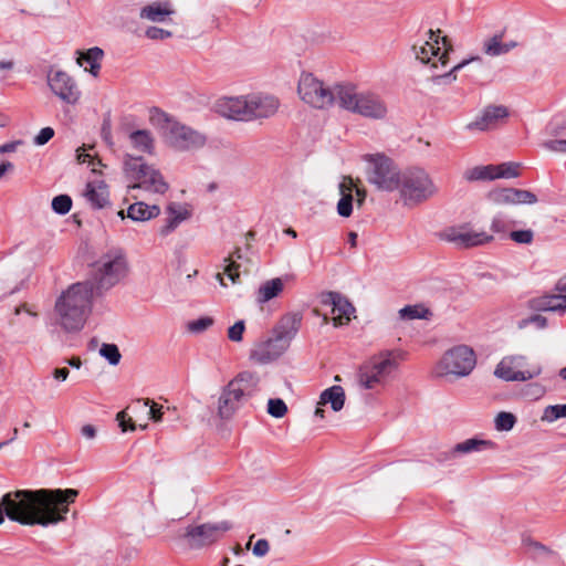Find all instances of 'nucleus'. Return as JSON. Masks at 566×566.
I'll use <instances>...</instances> for the list:
<instances>
[{"mask_svg":"<svg viewBox=\"0 0 566 566\" xmlns=\"http://www.w3.org/2000/svg\"><path fill=\"white\" fill-rule=\"evenodd\" d=\"M78 496L75 489L17 490L0 500V525L4 516L22 525L46 527L66 520L70 504Z\"/></svg>","mask_w":566,"mask_h":566,"instance_id":"1","label":"nucleus"},{"mask_svg":"<svg viewBox=\"0 0 566 566\" xmlns=\"http://www.w3.org/2000/svg\"><path fill=\"white\" fill-rule=\"evenodd\" d=\"M93 297L92 282H77L69 286L54 305L59 325L69 333L81 331L91 313Z\"/></svg>","mask_w":566,"mask_h":566,"instance_id":"2","label":"nucleus"},{"mask_svg":"<svg viewBox=\"0 0 566 566\" xmlns=\"http://www.w3.org/2000/svg\"><path fill=\"white\" fill-rule=\"evenodd\" d=\"M216 112L228 119L253 122L274 116L280 108L277 97L263 93L221 97L216 102Z\"/></svg>","mask_w":566,"mask_h":566,"instance_id":"3","label":"nucleus"},{"mask_svg":"<svg viewBox=\"0 0 566 566\" xmlns=\"http://www.w3.org/2000/svg\"><path fill=\"white\" fill-rule=\"evenodd\" d=\"M149 120L160 132L164 140L176 150H196L207 143L205 134L181 124L157 107L150 109Z\"/></svg>","mask_w":566,"mask_h":566,"instance_id":"4","label":"nucleus"},{"mask_svg":"<svg viewBox=\"0 0 566 566\" xmlns=\"http://www.w3.org/2000/svg\"><path fill=\"white\" fill-rule=\"evenodd\" d=\"M338 105L348 112L371 119H384L388 113L387 104L379 95L371 92H357L356 87L349 84L338 88Z\"/></svg>","mask_w":566,"mask_h":566,"instance_id":"5","label":"nucleus"},{"mask_svg":"<svg viewBox=\"0 0 566 566\" xmlns=\"http://www.w3.org/2000/svg\"><path fill=\"white\" fill-rule=\"evenodd\" d=\"M396 190L399 191V197L403 206L407 207L418 206L438 192L430 175L421 168H412L401 172Z\"/></svg>","mask_w":566,"mask_h":566,"instance_id":"6","label":"nucleus"},{"mask_svg":"<svg viewBox=\"0 0 566 566\" xmlns=\"http://www.w3.org/2000/svg\"><path fill=\"white\" fill-rule=\"evenodd\" d=\"M124 171L127 178L136 181L128 186L130 190L144 189L164 195L169 188L161 172L154 166L147 165L139 156L126 154L124 157Z\"/></svg>","mask_w":566,"mask_h":566,"instance_id":"7","label":"nucleus"},{"mask_svg":"<svg viewBox=\"0 0 566 566\" xmlns=\"http://www.w3.org/2000/svg\"><path fill=\"white\" fill-rule=\"evenodd\" d=\"M397 361L390 352L370 357L358 369L357 381L364 389L384 387L397 369Z\"/></svg>","mask_w":566,"mask_h":566,"instance_id":"8","label":"nucleus"},{"mask_svg":"<svg viewBox=\"0 0 566 566\" xmlns=\"http://www.w3.org/2000/svg\"><path fill=\"white\" fill-rule=\"evenodd\" d=\"M127 273V262L120 250H111L94 264V291H107L116 285Z\"/></svg>","mask_w":566,"mask_h":566,"instance_id":"9","label":"nucleus"},{"mask_svg":"<svg viewBox=\"0 0 566 566\" xmlns=\"http://www.w3.org/2000/svg\"><path fill=\"white\" fill-rule=\"evenodd\" d=\"M346 84H337L334 87L327 86L311 73H303L297 85V93L301 99L312 107L324 109L338 103V88Z\"/></svg>","mask_w":566,"mask_h":566,"instance_id":"10","label":"nucleus"},{"mask_svg":"<svg viewBox=\"0 0 566 566\" xmlns=\"http://www.w3.org/2000/svg\"><path fill=\"white\" fill-rule=\"evenodd\" d=\"M363 159L367 164L366 176L369 184L381 191L397 189L401 172L389 157L384 154H367Z\"/></svg>","mask_w":566,"mask_h":566,"instance_id":"11","label":"nucleus"},{"mask_svg":"<svg viewBox=\"0 0 566 566\" xmlns=\"http://www.w3.org/2000/svg\"><path fill=\"white\" fill-rule=\"evenodd\" d=\"M441 31L429 30L428 40L416 43L412 52L418 61L423 64H431L432 69L446 67L449 63V52L452 51L451 41L448 36H440Z\"/></svg>","mask_w":566,"mask_h":566,"instance_id":"12","label":"nucleus"},{"mask_svg":"<svg viewBox=\"0 0 566 566\" xmlns=\"http://www.w3.org/2000/svg\"><path fill=\"white\" fill-rule=\"evenodd\" d=\"M475 364L476 357L473 349L459 345L444 353L437 364L436 373L440 377H465L474 369Z\"/></svg>","mask_w":566,"mask_h":566,"instance_id":"13","label":"nucleus"},{"mask_svg":"<svg viewBox=\"0 0 566 566\" xmlns=\"http://www.w3.org/2000/svg\"><path fill=\"white\" fill-rule=\"evenodd\" d=\"M440 238L463 249L484 245L494 239L493 234L484 230H475L469 224L449 227L440 233Z\"/></svg>","mask_w":566,"mask_h":566,"instance_id":"14","label":"nucleus"},{"mask_svg":"<svg viewBox=\"0 0 566 566\" xmlns=\"http://www.w3.org/2000/svg\"><path fill=\"white\" fill-rule=\"evenodd\" d=\"M524 356L504 357L495 367L494 375L505 381H525L541 374L539 366H533L531 369L522 370L525 366Z\"/></svg>","mask_w":566,"mask_h":566,"instance_id":"15","label":"nucleus"},{"mask_svg":"<svg viewBox=\"0 0 566 566\" xmlns=\"http://www.w3.org/2000/svg\"><path fill=\"white\" fill-rule=\"evenodd\" d=\"M231 528L232 524L228 521L205 523L187 527L185 536L191 546L202 547L218 542Z\"/></svg>","mask_w":566,"mask_h":566,"instance_id":"16","label":"nucleus"},{"mask_svg":"<svg viewBox=\"0 0 566 566\" xmlns=\"http://www.w3.org/2000/svg\"><path fill=\"white\" fill-rule=\"evenodd\" d=\"M48 84L53 94L67 104H76L81 98L78 85L72 76L63 71L50 72Z\"/></svg>","mask_w":566,"mask_h":566,"instance_id":"17","label":"nucleus"},{"mask_svg":"<svg viewBox=\"0 0 566 566\" xmlns=\"http://www.w3.org/2000/svg\"><path fill=\"white\" fill-rule=\"evenodd\" d=\"M488 199L496 206L534 205L538 201L535 193L517 188H496L488 193Z\"/></svg>","mask_w":566,"mask_h":566,"instance_id":"18","label":"nucleus"},{"mask_svg":"<svg viewBox=\"0 0 566 566\" xmlns=\"http://www.w3.org/2000/svg\"><path fill=\"white\" fill-rule=\"evenodd\" d=\"M138 409L146 410L151 420L158 422L163 418V406L154 402L150 399H137L130 406H128L125 410L119 411L117 413V420L119 421V426L123 431H134L136 429V424L133 421V418L129 416L126 419L127 412L135 413Z\"/></svg>","mask_w":566,"mask_h":566,"instance_id":"19","label":"nucleus"},{"mask_svg":"<svg viewBox=\"0 0 566 566\" xmlns=\"http://www.w3.org/2000/svg\"><path fill=\"white\" fill-rule=\"evenodd\" d=\"M259 385L260 377L255 373L242 371L229 381L224 388L243 403L259 391Z\"/></svg>","mask_w":566,"mask_h":566,"instance_id":"20","label":"nucleus"},{"mask_svg":"<svg viewBox=\"0 0 566 566\" xmlns=\"http://www.w3.org/2000/svg\"><path fill=\"white\" fill-rule=\"evenodd\" d=\"M287 348L289 345L273 334L272 337L260 340L254 345L250 358L259 364H268L279 358Z\"/></svg>","mask_w":566,"mask_h":566,"instance_id":"21","label":"nucleus"},{"mask_svg":"<svg viewBox=\"0 0 566 566\" xmlns=\"http://www.w3.org/2000/svg\"><path fill=\"white\" fill-rule=\"evenodd\" d=\"M321 303L331 307L335 326L347 324L355 312L354 306L348 302V300L336 292H327L323 294Z\"/></svg>","mask_w":566,"mask_h":566,"instance_id":"22","label":"nucleus"},{"mask_svg":"<svg viewBox=\"0 0 566 566\" xmlns=\"http://www.w3.org/2000/svg\"><path fill=\"white\" fill-rule=\"evenodd\" d=\"M509 117V109L503 105H489L486 106L480 116L473 122L468 124L470 130H491L496 128Z\"/></svg>","mask_w":566,"mask_h":566,"instance_id":"23","label":"nucleus"},{"mask_svg":"<svg viewBox=\"0 0 566 566\" xmlns=\"http://www.w3.org/2000/svg\"><path fill=\"white\" fill-rule=\"evenodd\" d=\"M302 319L303 315L300 312L286 313L280 318L273 328V334L290 346L291 340L300 331Z\"/></svg>","mask_w":566,"mask_h":566,"instance_id":"24","label":"nucleus"},{"mask_svg":"<svg viewBox=\"0 0 566 566\" xmlns=\"http://www.w3.org/2000/svg\"><path fill=\"white\" fill-rule=\"evenodd\" d=\"M176 10L169 1H154L142 8L139 18L151 22H165Z\"/></svg>","mask_w":566,"mask_h":566,"instance_id":"25","label":"nucleus"},{"mask_svg":"<svg viewBox=\"0 0 566 566\" xmlns=\"http://www.w3.org/2000/svg\"><path fill=\"white\" fill-rule=\"evenodd\" d=\"M356 187V182L349 176L343 177L339 184V195L340 199L337 202V213L343 218H348L353 213V202H354V188Z\"/></svg>","mask_w":566,"mask_h":566,"instance_id":"26","label":"nucleus"},{"mask_svg":"<svg viewBox=\"0 0 566 566\" xmlns=\"http://www.w3.org/2000/svg\"><path fill=\"white\" fill-rule=\"evenodd\" d=\"M84 196L90 201L92 207L96 209L105 208L109 203V192L107 186L103 181L97 184L88 182L86 185Z\"/></svg>","mask_w":566,"mask_h":566,"instance_id":"27","label":"nucleus"},{"mask_svg":"<svg viewBox=\"0 0 566 566\" xmlns=\"http://www.w3.org/2000/svg\"><path fill=\"white\" fill-rule=\"evenodd\" d=\"M129 144L133 149L140 154H153L155 140L149 130L138 129L128 135Z\"/></svg>","mask_w":566,"mask_h":566,"instance_id":"28","label":"nucleus"},{"mask_svg":"<svg viewBox=\"0 0 566 566\" xmlns=\"http://www.w3.org/2000/svg\"><path fill=\"white\" fill-rule=\"evenodd\" d=\"M104 56L102 49L95 46L91 48L85 52H81L77 57L80 66H84L86 71H90L93 75H97L101 69V61Z\"/></svg>","mask_w":566,"mask_h":566,"instance_id":"29","label":"nucleus"},{"mask_svg":"<svg viewBox=\"0 0 566 566\" xmlns=\"http://www.w3.org/2000/svg\"><path fill=\"white\" fill-rule=\"evenodd\" d=\"M345 391L342 386L334 385L324 391H322L319 396L318 403L319 406H325L327 403L331 405V408L334 411H339L343 409L345 403Z\"/></svg>","mask_w":566,"mask_h":566,"instance_id":"30","label":"nucleus"},{"mask_svg":"<svg viewBox=\"0 0 566 566\" xmlns=\"http://www.w3.org/2000/svg\"><path fill=\"white\" fill-rule=\"evenodd\" d=\"M160 213V208L156 205H146L143 201L132 203L127 209V217L134 221H147L156 218Z\"/></svg>","mask_w":566,"mask_h":566,"instance_id":"31","label":"nucleus"},{"mask_svg":"<svg viewBox=\"0 0 566 566\" xmlns=\"http://www.w3.org/2000/svg\"><path fill=\"white\" fill-rule=\"evenodd\" d=\"M502 40L503 32L494 34L493 36L489 38L483 43V52L490 56H497L509 53L512 49L516 46V42L514 41L504 43Z\"/></svg>","mask_w":566,"mask_h":566,"instance_id":"32","label":"nucleus"},{"mask_svg":"<svg viewBox=\"0 0 566 566\" xmlns=\"http://www.w3.org/2000/svg\"><path fill=\"white\" fill-rule=\"evenodd\" d=\"M243 403L223 388L218 401V415L221 419H230Z\"/></svg>","mask_w":566,"mask_h":566,"instance_id":"33","label":"nucleus"},{"mask_svg":"<svg viewBox=\"0 0 566 566\" xmlns=\"http://www.w3.org/2000/svg\"><path fill=\"white\" fill-rule=\"evenodd\" d=\"M284 289L282 279L275 277L264 282L258 290V302L263 304L279 296Z\"/></svg>","mask_w":566,"mask_h":566,"instance_id":"34","label":"nucleus"},{"mask_svg":"<svg viewBox=\"0 0 566 566\" xmlns=\"http://www.w3.org/2000/svg\"><path fill=\"white\" fill-rule=\"evenodd\" d=\"M468 181L494 180L499 178L497 165L475 166L464 171Z\"/></svg>","mask_w":566,"mask_h":566,"instance_id":"35","label":"nucleus"},{"mask_svg":"<svg viewBox=\"0 0 566 566\" xmlns=\"http://www.w3.org/2000/svg\"><path fill=\"white\" fill-rule=\"evenodd\" d=\"M528 307L538 312H558L560 311V303H558V294H546L533 297L528 301Z\"/></svg>","mask_w":566,"mask_h":566,"instance_id":"36","label":"nucleus"},{"mask_svg":"<svg viewBox=\"0 0 566 566\" xmlns=\"http://www.w3.org/2000/svg\"><path fill=\"white\" fill-rule=\"evenodd\" d=\"M494 447H495V444L491 440L471 438V439H467L462 442L457 443L453 447V453L479 452V451H483L486 449H493Z\"/></svg>","mask_w":566,"mask_h":566,"instance_id":"37","label":"nucleus"},{"mask_svg":"<svg viewBox=\"0 0 566 566\" xmlns=\"http://www.w3.org/2000/svg\"><path fill=\"white\" fill-rule=\"evenodd\" d=\"M168 220L167 224L163 227L161 234H167L170 231L175 230L177 226L186 220L188 218V210L186 208H182L181 206H178L176 203H171L168 206Z\"/></svg>","mask_w":566,"mask_h":566,"instance_id":"38","label":"nucleus"},{"mask_svg":"<svg viewBox=\"0 0 566 566\" xmlns=\"http://www.w3.org/2000/svg\"><path fill=\"white\" fill-rule=\"evenodd\" d=\"M90 149H93V147L90 146L87 148L86 145H83L82 147L77 148L76 159L80 164H87L93 172L101 174L102 171L98 169V167H104V165L96 154L88 153Z\"/></svg>","mask_w":566,"mask_h":566,"instance_id":"39","label":"nucleus"},{"mask_svg":"<svg viewBox=\"0 0 566 566\" xmlns=\"http://www.w3.org/2000/svg\"><path fill=\"white\" fill-rule=\"evenodd\" d=\"M401 319H428L431 316V312L422 304L407 305L399 311Z\"/></svg>","mask_w":566,"mask_h":566,"instance_id":"40","label":"nucleus"},{"mask_svg":"<svg viewBox=\"0 0 566 566\" xmlns=\"http://www.w3.org/2000/svg\"><path fill=\"white\" fill-rule=\"evenodd\" d=\"M495 428L497 431H510L516 423V417L506 411H501L495 417Z\"/></svg>","mask_w":566,"mask_h":566,"instance_id":"41","label":"nucleus"},{"mask_svg":"<svg viewBox=\"0 0 566 566\" xmlns=\"http://www.w3.org/2000/svg\"><path fill=\"white\" fill-rule=\"evenodd\" d=\"M566 417V403L547 406L544 409L542 421L553 422L559 418Z\"/></svg>","mask_w":566,"mask_h":566,"instance_id":"42","label":"nucleus"},{"mask_svg":"<svg viewBox=\"0 0 566 566\" xmlns=\"http://www.w3.org/2000/svg\"><path fill=\"white\" fill-rule=\"evenodd\" d=\"M521 165L518 163H503L497 165L499 178H516L520 176Z\"/></svg>","mask_w":566,"mask_h":566,"instance_id":"43","label":"nucleus"},{"mask_svg":"<svg viewBox=\"0 0 566 566\" xmlns=\"http://www.w3.org/2000/svg\"><path fill=\"white\" fill-rule=\"evenodd\" d=\"M72 208V199L67 195H60L53 198L52 209L59 214L67 213Z\"/></svg>","mask_w":566,"mask_h":566,"instance_id":"44","label":"nucleus"},{"mask_svg":"<svg viewBox=\"0 0 566 566\" xmlns=\"http://www.w3.org/2000/svg\"><path fill=\"white\" fill-rule=\"evenodd\" d=\"M99 354L112 365H117L122 357L119 349L115 344H103L99 349Z\"/></svg>","mask_w":566,"mask_h":566,"instance_id":"45","label":"nucleus"},{"mask_svg":"<svg viewBox=\"0 0 566 566\" xmlns=\"http://www.w3.org/2000/svg\"><path fill=\"white\" fill-rule=\"evenodd\" d=\"M268 412L274 418H283L287 413V406L280 398L270 399L268 402Z\"/></svg>","mask_w":566,"mask_h":566,"instance_id":"46","label":"nucleus"},{"mask_svg":"<svg viewBox=\"0 0 566 566\" xmlns=\"http://www.w3.org/2000/svg\"><path fill=\"white\" fill-rule=\"evenodd\" d=\"M510 239L518 244H531L534 240V232L531 229L511 231Z\"/></svg>","mask_w":566,"mask_h":566,"instance_id":"47","label":"nucleus"},{"mask_svg":"<svg viewBox=\"0 0 566 566\" xmlns=\"http://www.w3.org/2000/svg\"><path fill=\"white\" fill-rule=\"evenodd\" d=\"M245 331V325L243 321L235 322L231 327L228 329V338L231 342L239 343L243 338V333Z\"/></svg>","mask_w":566,"mask_h":566,"instance_id":"48","label":"nucleus"},{"mask_svg":"<svg viewBox=\"0 0 566 566\" xmlns=\"http://www.w3.org/2000/svg\"><path fill=\"white\" fill-rule=\"evenodd\" d=\"M511 222L502 216H495L491 222V230L494 233L505 234L510 229Z\"/></svg>","mask_w":566,"mask_h":566,"instance_id":"49","label":"nucleus"},{"mask_svg":"<svg viewBox=\"0 0 566 566\" xmlns=\"http://www.w3.org/2000/svg\"><path fill=\"white\" fill-rule=\"evenodd\" d=\"M145 35L150 40H166L172 36V32L158 27H149L146 29Z\"/></svg>","mask_w":566,"mask_h":566,"instance_id":"50","label":"nucleus"},{"mask_svg":"<svg viewBox=\"0 0 566 566\" xmlns=\"http://www.w3.org/2000/svg\"><path fill=\"white\" fill-rule=\"evenodd\" d=\"M224 262H227L224 266V274H227L232 283H237L240 277V265L235 262V260H231L230 258L224 259Z\"/></svg>","mask_w":566,"mask_h":566,"instance_id":"51","label":"nucleus"},{"mask_svg":"<svg viewBox=\"0 0 566 566\" xmlns=\"http://www.w3.org/2000/svg\"><path fill=\"white\" fill-rule=\"evenodd\" d=\"M213 324V319L211 317H200L196 321H192L188 324L189 331L193 333H200L206 331L208 327H210Z\"/></svg>","mask_w":566,"mask_h":566,"instance_id":"52","label":"nucleus"},{"mask_svg":"<svg viewBox=\"0 0 566 566\" xmlns=\"http://www.w3.org/2000/svg\"><path fill=\"white\" fill-rule=\"evenodd\" d=\"M531 323L536 324V326L539 327V328H545L546 325H547V318L542 316V315H538V314L532 315L528 318L522 319L518 323V327L520 328H524V327H526Z\"/></svg>","mask_w":566,"mask_h":566,"instance_id":"53","label":"nucleus"},{"mask_svg":"<svg viewBox=\"0 0 566 566\" xmlns=\"http://www.w3.org/2000/svg\"><path fill=\"white\" fill-rule=\"evenodd\" d=\"M53 136H54V129L52 127H44L34 137V144L42 146V145L46 144Z\"/></svg>","mask_w":566,"mask_h":566,"instance_id":"54","label":"nucleus"},{"mask_svg":"<svg viewBox=\"0 0 566 566\" xmlns=\"http://www.w3.org/2000/svg\"><path fill=\"white\" fill-rule=\"evenodd\" d=\"M270 551V544L266 539L261 538L256 541V543L253 546V554L259 557L265 556Z\"/></svg>","mask_w":566,"mask_h":566,"instance_id":"55","label":"nucleus"},{"mask_svg":"<svg viewBox=\"0 0 566 566\" xmlns=\"http://www.w3.org/2000/svg\"><path fill=\"white\" fill-rule=\"evenodd\" d=\"M545 146L554 151H566V140L563 139L547 142Z\"/></svg>","mask_w":566,"mask_h":566,"instance_id":"56","label":"nucleus"},{"mask_svg":"<svg viewBox=\"0 0 566 566\" xmlns=\"http://www.w3.org/2000/svg\"><path fill=\"white\" fill-rule=\"evenodd\" d=\"M354 191L356 193V203L358 207H361L366 200L367 191L365 188H360L357 184L356 187L354 188Z\"/></svg>","mask_w":566,"mask_h":566,"instance_id":"57","label":"nucleus"},{"mask_svg":"<svg viewBox=\"0 0 566 566\" xmlns=\"http://www.w3.org/2000/svg\"><path fill=\"white\" fill-rule=\"evenodd\" d=\"M531 546L534 549L536 555H551V554H553V552L548 547H546L545 545H543V544H541L538 542L531 543Z\"/></svg>","mask_w":566,"mask_h":566,"instance_id":"58","label":"nucleus"},{"mask_svg":"<svg viewBox=\"0 0 566 566\" xmlns=\"http://www.w3.org/2000/svg\"><path fill=\"white\" fill-rule=\"evenodd\" d=\"M81 433L86 439H94L97 431L93 424H84L81 429Z\"/></svg>","mask_w":566,"mask_h":566,"instance_id":"59","label":"nucleus"},{"mask_svg":"<svg viewBox=\"0 0 566 566\" xmlns=\"http://www.w3.org/2000/svg\"><path fill=\"white\" fill-rule=\"evenodd\" d=\"M69 374H70V370L66 367L56 368L53 371V377L59 381H64V380H66Z\"/></svg>","mask_w":566,"mask_h":566,"instance_id":"60","label":"nucleus"},{"mask_svg":"<svg viewBox=\"0 0 566 566\" xmlns=\"http://www.w3.org/2000/svg\"><path fill=\"white\" fill-rule=\"evenodd\" d=\"M473 60H480V57H472L471 61ZM470 62V60H464L458 64H455L454 66H452V69L450 70V72L448 73H444V74H441V75H438L437 77H448L451 75V73L462 69L464 65H467L468 63Z\"/></svg>","mask_w":566,"mask_h":566,"instance_id":"61","label":"nucleus"},{"mask_svg":"<svg viewBox=\"0 0 566 566\" xmlns=\"http://www.w3.org/2000/svg\"><path fill=\"white\" fill-rule=\"evenodd\" d=\"M19 144H20V142H12V143L3 144V145L0 146V153L4 154V153L14 151Z\"/></svg>","mask_w":566,"mask_h":566,"instance_id":"62","label":"nucleus"},{"mask_svg":"<svg viewBox=\"0 0 566 566\" xmlns=\"http://www.w3.org/2000/svg\"><path fill=\"white\" fill-rule=\"evenodd\" d=\"M555 290L559 293H566V277H562L555 285Z\"/></svg>","mask_w":566,"mask_h":566,"instance_id":"63","label":"nucleus"},{"mask_svg":"<svg viewBox=\"0 0 566 566\" xmlns=\"http://www.w3.org/2000/svg\"><path fill=\"white\" fill-rule=\"evenodd\" d=\"M13 169V165L10 161L2 163L0 165V178L9 170Z\"/></svg>","mask_w":566,"mask_h":566,"instance_id":"64","label":"nucleus"}]
</instances>
